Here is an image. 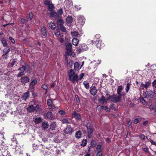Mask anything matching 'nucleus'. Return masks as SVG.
<instances>
[{
    "label": "nucleus",
    "instance_id": "nucleus-1",
    "mask_svg": "<svg viewBox=\"0 0 156 156\" xmlns=\"http://www.w3.org/2000/svg\"><path fill=\"white\" fill-rule=\"evenodd\" d=\"M69 78L70 80L73 83L75 82L76 81H78V76L77 74H75V73L72 69L70 70L69 73Z\"/></svg>",
    "mask_w": 156,
    "mask_h": 156
},
{
    "label": "nucleus",
    "instance_id": "nucleus-30",
    "mask_svg": "<svg viewBox=\"0 0 156 156\" xmlns=\"http://www.w3.org/2000/svg\"><path fill=\"white\" fill-rule=\"evenodd\" d=\"M10 51V48L9 47H6L3 50V55H7Z\"/></svg>",
    "mask_w": 156,
    "mask_h": 156
},
{
    "label": "nucleus",
    "instance_id": "nucleus-8",
    "mask_svg": "<svg viewBox=\"0 0 156 156\" xmlns=\"http://www.w3.org/2000/svg\"><path fill=\"white\" fill-rule=\"evenodd\" d=\"M96 45L97 48L101 49V48L104 47V44L102 42L101 40H99L96 41Z\"/></svg>",
    "mask_w": 156,
    "mask_h": 156
},
{
    "label": "nucleus",
    "instance_id": "nucleus-38",
    "mask_svg": "<svg viewBox=\"0 0 156 156\" xmlns=\"http://www.w3.org/2000/svg\"><path fill=\"white\" fill-rule=\"evenodd\" d=\"M63 22L62 20L60 19L58 20L57 21V24L58 25L61 26L63 25Z\"/></svg>",
    "mask_w": 156,
    "mask_h": 156
},
{
    "label": "nucleus",
    "instance_id": "nucleus-19",
    "mask_svg": "<svg viewBox=\"0 0 156 156\" xmlns=\"http://www.w3.org/2000/svg\"><path fill=\"white\" fill-rule=\"evenodd\" d=\"M73 37H79L81 36L77 32L75 31H73L71 33Z\"/></svg>",
    "mask_w": 156,
    "mask_h": 156
},
{
    "label": "nucleus",
    "instance_id": "nucleus-36",
    "mask_svg": "<svg viewBox=\"0 0 156 156\" xmlns=\"http://www.w3.org/2000/svg\"><path fill=\"white\" fill-rule=\"evenodd\" d=\"M54 33L55 35L57 37L60 36L61 37L62 36V35L60 34V31L58 30H55Z\"/></svg>",
    "mask_w": 156,
    "mask_h": 156
},
{
    "label": "nucleus",
    "instance_id": "nucleus-59",
    "mask_svg": "<svg viewBox=\"0 0 156 156\" xmlns=\"http://www.w3.org/2000/svg\"><path fill=\"white\" fill-rule=\"evenodd\" d=\"M41 87L42 88H43V89H44L45 90H47V89H48L47 86L45 84H44L42 85V86H41Z\"/></svg>",
    "mask_w": 156,
    "mask_h": 156
},
{
    "label": "nucleus",
    "instance_id": "nucleus-44",
    "mask_svg": "<svg viewBox=\"0 0 156 156\" xmlns=\"http://www.w3.org/2000/svg\"><path fill=\"white\" fill-rule=\"evenodd\" d=\"M52 101L51 99H48L47 100V105L49 106L52 107Z\"/></svg>",
    "mask_w": 156,
    "mask_h": 156
},
{
    "label": "nucleus",
    "instance_id": "nucleus-57",
    "mask_svg": "<svg viewBox=\"0 0 156 156\" xmlns=\"http://www.w3.org/2000/svg\"><path fill=\"white\" fill-rule=\"evenodd\" d=\"M58 112L60 114V115H65V114H66V112L63 111V110H59Z\"/></svg>",
    "mask_w": 156,
    "mask_h": 156
},
{
    "label": "nucleus",
    "instance_id": "nucleus-13",
    "mask_svg": "<svg viewBox=\"0 0 156 156\" xmlns=\"http://www.w3.org/2000/svg\"><path fill=\"white\" fill-rule=\"evenodd\" d=\"M12 144H16V147L15 148V149L16 151H17L18 152H19L20 153H21V147L19 145V144L17 143L16 140L15 142H13Z\"/></svg>",
    "mask_w": 156,
    "mask_h": 156
},
{
    "label": "nucleus",
    "instance_id": "nucleus-40",
    "mask_svg": "<svg viewBox=\"0 0 156 156\" xmlns=\"http://www.w3.org/2000/svg\"><path fill=\"white\" fill-rule=\"evenodd\" d=\"M37 80L35 79L33 80L31 82L30 84V87L34 86L36 83H37Z\"/></svg>",
    "mask_w": 156,
    "mask_h": 156
},
{
    "label": "nucleus",
    "instance_id": "nucleus-24",
    "mask_svg": "<svg viewBox=\"0 0 156 156\" xmlns=\"http://www.w3.org/2000/svg\"><path fill=\"white\" fill-rule=\"evenodd\" d=\"M123 90V88L121 86H119L118 87L117 90V94L118 95H120V96H122L121 92Z\"/></svg>",
    "mask_w": 156,
    "mask_h": 156
},
{
    "label": "nucleus",
    "instance_id": "nucleus-46",
    "mask_svg": "<svg viewBox=\"0 0 156 156\" xmlns=\"http://www.w3.org/2000/svg\"><path fill=\"white\" fill-rule=\"evenodd\" d=\"M130 85L129 83H128L126 84V90L127 92L129 91V90Z\"/></svg>",
    "mask_w": 156,
    "mask_h": 156
},
{
    "label": "nucleus",
    "instance_id": "nucleus-55",
    "mask_svg": "<svg viewBox=\"0 0 156 156\" xmlns=\"http://www.w3.org/2000/svg\"><path fill=\"white\" fill-rule=\"evenodd\" d=\"M152 86L153 88L156 87V80H154L152 83Z\"/></svg>",
    "mask_w": 156,
    "mask_h": 156
},
{
    "label": "nucleus",
    "instance_id": "nucleus-25",
    "mask_svg": "<svg viewBox=\"0 0 156 156\" xmlns=\"http://www.w3.org/2000/svg\"><path fill=\"white\" fill-rule=\"evenodd\" d=\"M27 110L29 112H33L34 111V107L33 105H30L27 108Z\"/></svg>",
    "mask_w": 156,
    "mask_h": 156
},
{
    "label": "nucleus",
    "instance_id": "nucleus-56",
    "mask_svg": "<svg viewBox=\"0 0 156 156\" xmlns=\"http://www.w3.org/2000/svg\"><path fill=\"white\" fill-rule=\"evenodd\" d=\"M73 64V61L70 60L68 63H67V64L70 66L71 68L72 67V66Z\"/></svg>",
    "mask_w": 156,
    "mask_h": 156
},
{
    "label": "nucleus",
    "instance_id": "nucleus-26",
    "mask_svg": "<svg viewBox=\"0 0 156 156\" xmlns=\"http://www.w3.org/2000/svg\"><path fill=\"white\" fill-rule=\"evenodd\" d=\"M47 119L49 120L52 119L53 118V115L52 113L51 112H48L46 115Z\"/></svg>",
    "mask_w": 156,
    "mask_h": 156
},
{
    "label": "nucleus",
    "instance_id": "nucleus-27",
    "mask_svg": "<svg viewBox=\"0 0 156 156\" xmlns=\"http://www.w3.org/2000/svg\"><path fill=\"white\" fill-rule=\"evenodd\" d=\"M74 70L75 71H78L79 69L80 65L78 62H76L74 63Z\"/></svg>",
    "mask_w": 156,
    "mask_h": 156
},
{
    "label": "nucleus",
    "instance_id": "nucleus-63",
    "mask_svg": "<svg viewBox=\"0 0 156 156\" xmlns=\"http://www.w3.org/2000/svg\"><path fill=\"white\" fill-rule=\"evenodd\" d=\"M84 73H81L80 76V80H81L82 79V78H83V76H84Z\"/></svg>",
    "mask_w": 156,
    "mask_h": 156
},
{
    "label": "nucleus",
    "instance_id": "nucleus-5",
    "mask_svg": "<svg viewBox=\"0 0 156 156\" xmlns=\"http://www.w3.org/2000/svg\"><path fill=\"white\" fill-rule=\"evenodd\" d=\"M45 5H48V9L50 11H52L54 9V6L52 2L50 1L46 0L44 2Z\"/></svg>",
    "mask_w": 156,
    "mask_h": 156
},
{
    "label": "nucleus",
    "instance_id": "nucleus-52",
    "mask_svg": "<svg viewBox=\"0 0 156 156\" xmlns=\"http://www.w3.org/2000/svg\"><path fill=\"white\" fill-rule=\"evenodd\" d=\"M139 137L141 140H144L145 139V136L143 134H141L139 135Z\"/></svg>",
    "mask_w": 156,
    "mask_h": 156
},
{
    "label": "nucleus",
    "instance_id": "nucleus-11",
    "mask_svg": "<svg viewBox=\"0 0 156 156\" xmlns=\"http://www.w3.org/2000/svg\"><path fill=\"white\" fill-rule=\"evenodd\" d=\"M79 48V51H80V52H81L82 51L87 50V47L86 44H83L80 46Z\"/></svg>",
    "mask_w": 156,
    "mask_h": 156
},
{
    "label": "nucleus",
    "instance_id": "nucleus-54",
    "mask_svg": "<svg viewBox=\"0 0 156 156\" xmlns=\"http://www.w3.org/2000/svg\"><path fill=\"white\" fill-rule=\"evenodd\" d=\"M16 62V59H14L12 60V62H11L10 64L12 66L14 65H15V63Z\"/></svg>",
    "mask_w": 156,
    "mask_h": 156
},
{
    "label": "nucleus",
    "instance_id": "nucleus-50",
    "mask_svg": "<svg viewBox=\"0 0 156 156\" xmlns=\"http://www.w3.org/2000/svg\"><path fill=\"white\" fill-rule=\"evenodd\" d=\"M87 143V140H83V141L82 143L81 144L82 146H85Z\"/></svg>",
    "mask_w": 156,
    "mask_h": 156
},
{
    "label": "nucleus",
    "instance_id": "nucleus-20",
    "mask_svg": "<svg viewBox=\"0 0 156 156\" xmlns=\"http://www.w3.org/2000/svg\"><path fill=\"white\" fill-rule=\"evenodd\" d=\"M103 150L102 148V146L100 143H99L97 145L96 150V152H102Z\"/></svg>",
    "mask_w": 156,
    "mask_h": 156
},
{
    "label": "nucleus",
    "instance_id": "nucleus-53",
    "mask_svg": "<svg viewBox=\"0 0 156 156\" xmlns=\"http://www.w3.org/2000/svg\"><path fill=\"white\" fill-rule=\"evenodd\" d=\"M39 146L35 144H33V149L34 150H36L37 149V148Z\"/></svg>",
    "mask_w": 156,
    "mask_h": 156
},
{
    "label": "nucleus",
    "instance_id": "nucleus-49",
    "mask_svg": "<svg viewBox=\"0 0 156 156\" xmlns=\"http://www.w3.org/2000/svg\"><path fill=\"white\" fill-rule=\"evenodd\" d=\"M62 122L63 123H65L67 124L69 123V121L66 119H63L62 120Z\"/></svg>",
    "mask_w": 156,
    "mask_h": 156
},
{
    "label": "nucleus",
    "instance_id": "nucleus-43",
    "mask_svg": "<svg viewBox=\"0 0 156 156\" xmlns=\"http://www.w3.org/2000/svg\"><path fill=\"white\" fill-rule=\"evenodd\" d=\"M83 84L84 85L85 87L87 89H88L89 88V83L86 81H84L83 82Z\"/></svg>",
    "mask_w": 156,
    "mask_h": 156
},
{
    "label": "nucleus",
    "instance_id": "nucleus-14",
    "mask_svg": "<svg viewBox=\"0 0 156 156\" xmlns=\"http://www.w3.org/2000/svg\"><path fill=\"white\" fill-rule=\"evenodd\" d=\"M26 68L25 66H23L19 69V70H20V72L17 75V76L18 77L24 75L23 72L26 69Z\"/></svg>",
    "mask_w": 156,
    "mask_h": 156
},
{
    "label": "nucleus",
    "instance_id": "nucleus-34",
    "mask_svg": "<svg viewBox=\"0 0 156 156\" xmlns=\"http://www.w3.org/2000/svg\"><path fill=\"white\" fill-rule=\"evenodd\" d=\"M41 32L42 35L46 37L47 35V33H46V30L45 28L44 27H43L41 29Z\"/></svg>",
    "mask_w": 156,
    "mask_h": 156
},
{
    "label": "nucleus",
    "instance_id": "nucleus-4",
    "mask_svg": "<svg viewBox=\"0 0 156 156\" xmlns=\"http://www.w3.org/2000/svg\"><path fill=\"white\" fill-rule=\"evenodd\" d=\"M121 97L122 96L120 95H114L110 96L109 98L112 101L114 102H117L120 101Z\"/></svg>",
    "mask_w": 156,
    "mask_h": 156
},
{
    "label": "nucleus",
    "instance_id": "nucleus-42",
    "mask_svg": "<svg viewBox=\"0 0 156 156\" xmlns=\"http://www.w3.org/2000/svg\"><path fill=\"white\" fill-rule=\"evenodd\" d=\"M140 102L144 105H147V102L144 100L142 97L140 98Z\"/></svg>",
    "mask_w": 156,
    "mask_h": 156
},
{
    "label": "nucleus",
    "instance_id": "nucleus-47",
    "mask_svg": "<svg viewBox=\"0 0 156 156\" xmlns=\"http://www.w3.org/2000/svg\"><path fill=\"white\" fill-rule=\"evenodd\" d=\"M60 29L64 32H65L66 31V30L65 27L63 25H62L60 26L59 27Z\"/></svg>",
    "mask_w": 156,
    "mask_h": 156
},
{
    "label": "nucleus",
    "instance_id": "nucleus-3",
    "mask_svg": "<svg viewBox=\"0 0 156 156\" xmlns=\"http://www.w3.org/2000/svg\"><path fill=\"white\" fill-rule=\"evenodd\" d=\"M86 127L88 133V136L89 138H90L91 137V134L93 131L92 126L90 123H88L87 124Z\"/></svg>",
    "mask_w": 156,
    "mask_h": 156
},
{
    "label": "nucleus",
    "instance_id": "nucleus-64",
    "mask_svg": "<svg viewBox=\"0 0 156 156\" xmlns=\"http://www.w3.org/2000/svg\"><path fill=\"white\" fill-rule=\"evenodd\" d=\"M97 108L99 110H101V109H103V107H102V106H100V105H99V106H97Z\"/></svg>",
    "mask_w": 156,
    "mask_h": 156
},
{
    "label": "nucleus",
    "instance_id": "nucleus-32",
    "mask_svg": "<svg viewBox=\"0 0 156 156\" xmlns=\"http://www.w3.org/2000/svg\"><path fill=\"white\" fill-rule=\"evenodd\" d=\"M147 96L148 97H149L150 98H152L153 97L154 94L153 91L151 90L148 91L147 92Z\"/></svg>",
    "mask_w": 156,
    "mask_h": 156
},
{
    "label": "nucleus",
    "instance_id": "nucleus-62",
    "mask_svg": "<svg viewBox=\"0 0 156 156\" xmlns=\"http://www.w3.org/2000/svg\"><path fill=\"white\" fill-rule=\"evenodd\" d=\"M97 156H102V152H97Z\"/></svg>",
    "mask_w": 156,
    "mask_h": 156
},
{
    "label": "nucleus",
    "instance_id": "nucleus-39",
    "mask_svg": "<svg viewBox=\"0 0 156 156\" xmlns=\"http://www.w3.org/2000/svg\"><path fill=\"white\" fill-rule=\"evenodd\" d=\"M42 121L41 118V117L36 118L35 120V122L36 124H38L41 122Z\"/></svg>",
    "mask_w": 156,
    "mask_h": 156
},
{
    "label": "nucleus",
    "instance_id": "nucleus-17",
    "mask_svg": "<svg viewBox=\"0 0 156 156\" xmlns=\"http://www.w3.org/2000/svg\"><path fill=\"white\" fill-rule=\"evenodd\" d=\"M72 116L76 120H79L81 118L80 115L79 114L76 113V112L73 113L72 114Z\"/></svg>",
    "mask_w": 156,
    "mask_h": 156
},
{
    "label": "nucleus",
    "instance_id": "nucleus-2",
    "mask_svg": "<svg viewBox=\"0 0 156 156\" xmlns=\"http://www.w3.org/2000/svg\"><path fill=\"white\" fill-rule=\"evenodd\" d=\"M72 45L71 43L68 44L66 46V51L65 53V56L66 58V56L70 55L72 53Z\"/></svg>",
    "mask_w": 156,
    "mask_h": 156
},
{
    "label": "nucleus",
    "instance_id": "nucleus-48",
    "mask_svg": "<svg viewBox=\"0 0 156 156\" xmlns=\"http://www.w3.org/2000/svg\"><path fill=\"white\" fill-rule=\"evenodd\" d=\"M2 42L3 46L5 47L7 45V42L4 39L2 40Z\"/></svg>",
    "mask_w": 156,
    "mask_h": 156
},
{
    "label": "nucleus",
    "instance_id": "nucleus-23",
    "mask_svg": "<svg viewBox=\"0 0 156 156\" xmlns=\"http://www.w3.org/2000/svg\"><path fill=\"white\" fill-rule=\"evenodd\" d=\"M29 93L28 92L24 93L22 98V99L24 100H27L29 97Z\"/></svg>",
    "mask_w": 156,
    "mask_h": 156
},
{
    "label": "nucleus",
    "instance_id": "nucleus-21",
    "mask_svg": "<svg viewBox=\"0 0 156 156\" xmlns=\"http://www.w3.org/2000/svg\"><path fill=\"white\" fill-rule=\"evenodd\" d=\"M2 155L3 156H10V153L7 149L2 150Z\"/></svg>",
    "mask_w": 156,
    "mask_h": 156
},
{
    "label": "nucleus",
    "instance_id": "nucleus-37",
    "mask_svg": "<svg viewBox=\"0 0 156 156\" xmlns=\"http://www.w3.org/2000/svg\"><path fill=\"white\" fill-rule=\"evenodd\" d=\"M76 138L77 139L80 138L81 136V133L80 131H78L77 132L75 135Z\"/></svg>",
    "mask_w": 156,
    "mask_h": 156
},
{
    "label": "nucleus",
    "instance_id": "nucleus-7",
    "mask_svg": "<svg viewBox=\"0 0 156 156\" xmlns=\"http://www.w3.org/2000/svg\"><path fill=\"white\" fill-rule=\"evenodd\" d=\"M77 20L81 25H83L84 23L85 19L82 16H79L77 17Z\"/></svg>",
    "mask_w": 156,
    "mask_h": 156
},
{
    "label": "nucleus",
    "instance_id": "nucleus-28",
    "mask_svg": "<svg viewBox=\"0 0 156 156\" xmlns=\"http://www.w3.org/2000/svg\"><path fill=\"white\" fill-rule=\"evenodd\" d=\"M42 129L43 130H45L48 127V123L46 122H43L42 123Z\"/></svg>",
    "mask_w": 156,
    "mask_h": 156
},
{
    "label": "nucleus",
    "instance_id": "nucleus-10",
    "mask_svg": "<svg viewBox=\"0 0 156 156\" xmlns=\"http://www.w3.org/2000/svg\"><path fill=\"white\" fill-rule=\"evenodd\" d=\"M90 91L92 95H95L97 92V89L95 87L92 86L90 87Z\"/></svg>",
    "mask_w": 156,
    "mask_h": 156
},
{
    "label": "nucleus",
    "instance_id": "nucleus-35",
    "mask_svg": "<svg viewBox=\"0 0 156 156\" xmlns=\"http://www.w3.org/2000/svg\"><path fill=\"white\" fill-rule=\"evenodd\" d=\"M51 16H52V17L55 18H57L59 17V15H58V13L54 12H52L51 13Z\"/></svg>",
    "mask_w": 156,
    "mask_h": 156
},
{
    "label": "nucleus",
    "instance_id": "nucleus-6",
    "mask_svg": "<svg viewBox=\"0 0 156 156\" xmlns=\"http://www.w3.org/2000/svg\"><path fill=\"white\" fill-rule=\"evenodd\" d=\"M65 133L69 134H71L73 132V129L70 126L67 125L66 127L64 130Z\"/></svg>",
    "mask_w": 156,
    "mask_h": 156
},
{
    "label": "nucleus",
    "instance_id": "nucleus-16",
    "mask_svg": "<svg viewBox=\"0 0 156 156\" xmlns=\"http://www.w3.org/2000/svg\"><path fill=\"white\" fill-rule=\"evenodd\" d=\"M73 20V19L71 16H68L67 18L66 19V22L68 26H70L71 23L72 22Z\"/></svg>",
    "mask_w": 156,
    "mask_h": 156
},
{
    "label": "nucleus",
    "instance_id": "nucleus-31",
    "mask_svg": "<svg viewBox=\"0 0 156 156\" xmlns=\"http://www.w3.org/2000/svg\"><path fill=\"white\" fill-rule=\"evenodd\" d=\"M98 61L99 62V63H96V61H94L90 63V66H92L93 65H95V66L96 67L97 66H98V65L100 64V63L101 62V60H98Z\"/></svg>",
    "mask_w": 156,
    "mask_h": 156
},
{
    "label": "nucleus",
    "instance_id": "nucleus-51",
    "mask_svg": "<svg viewBox=\"0 0 156 156\" xmlns=\"http://www.w3.org/2000/svg\"><path fill=\"white\" fill-rule=\"evenodd\" d=\"M39 105H36L35 107H34V111L37 112L39 111Z\"/></svg>",
    "mask_w": 156,
    "mask_h": 156
},
{
    "label": "nucleus",
    "instance_id": "nucleus-18",
    "mask_svg": "<svg viewBox=\"0 0 156 156\" xmlns=\"http://www.w3.org/2000/svg\"><path fill=\"white\" fill-rule=\"evenodd\" d=\"M108 99H105V97L102 96L101 99L99 100V102L102 104H104V103H106L108 100Z\"/></svg>",
    "mask_w": 156,
    "mask_h": 156
},
{
    "label": "nucleus",
    "instance_id": "nucleus-15",
    "mask_svg": "<svg viewBox=\"0 0 156 156\" xmlns=\"http://www.w3.org/2000/svg\"><path fill=\"white\" fill-rule=\"evenodd\" d=\"M0 149L2 151V150H4L7 149L8 147L5 144L4 141L0 142Z\"/></svg>",
    "mask_w": 156,
    "mask_h": 156
},
{
    "label": "nucleus",
    "instance_id": "nucleus-58",
    "mask_svg": "<svg viewBox=\"0 0 156 156\" xmlns=\"http://www.w3.org/2000/svg\"><path fill=\"white\" fill-rule=\"evenodd\" d=\"M58 15H62L63 14V12L62 9H59L58 11Z\"/></svg>",
    "mask_w": 156,
    "mask_h": 156
},
{
    "label": "nucleus",
    "instance_id": "nucleus-60",
    "mask_svg": "<svg viewBox=\"0 0 156 156\" xmlns=\"http://www.w3.org/2000/svg\"><path fill=\"white\" fill-rule=\"evenodd\" d=\"M150 108L151 110H154L156 108V105H151L150 106Z\"/></svg>",
    "mask_w": 156,
    "mask_h": 156
},
{
    "label": "nucleus",
    "instance_id": "nucleus-29",
    "mask_svg": "<svg viewBox=\"0 0 156 156\" xmlns=\"http://www.w3.org/2000/svg\"><path fill=\"white\" fill-rule=\"evenodd\" d=\"M56 123L55 122H52L50 125V129L52 130H55L56 127Z\"/></svg>",
    "mask_w": 156,
    "mask_h": 156
},
{
    "label": "nucleus",
    "instance_id": "nucleus-12",
    "mask_svg": "<svg viewBox=\"0 0 156 156\" xmlns=\"http://www.w3.org/2000/svg\"><path fill=\"white\" fill-rule=\"evenodd\" d=\"M64 3L66 7L68 8H69L73 5L72 0H66Z\"/></svg>",
    "mask_w": 156,
    "mask_h": 156
},
{
    "label": "nucleus",
    "instance_id": "nucleus-33",
    "mask_svg": "<svg viewBox=\"0 0 156 156\" xmlns=\"http://www.w3.org/2000/svg\"><path fill=\"white\" fill-rule=\"evenodd\" d=\"M49 27L52 30L55 29L56 26L55 23L52 22H50L48 24Z\"/></svg>",
    "mask_w": 156,
    "mask_h": 156
},
{
    "label": "nucleus",
    "instance_id": "nucleus-22",
    "mask_svg": "<svg viewBox=\"0 0 156 156\" xmlns=\"http://www.w3.org/2000/svg\"><path fill=\"white\" fill-rule=\"evenodd\" d=\"M79 41L76 38H73L72 40V43L75 46H77L79 44Z\"/></svg>",
    "mask_w": 156,
    "mask_h": 156
},
{
    "label": "nucleus",
    "instance_id": "nucleus-45",
    "mask_svg": "<svg viewBox=\"0 0 156 156\" xmlns=\"http://www.w3.org/2000/svg\"><path fill=\"white\" fill-rule=\"evenodd\" d=\"M141 120V119L140 118H138L137 119H136L134 120V122L135 124L139 122Z\"/></svg>",
    "mask_w": 156,
    "mask_h": 156
},
{
    "label": "nucleus",
    "instance_id": "nucleus-9",
    "mask_svg": "<svg viewBox=\"0 0 156 156\" xmlns=\"http://www.w3.org/2000/svg\"><path fill=\"white\" fill-rule=\"evenodd\" d=\"M30 78L27 76H24L21 79V82L23 84H25L29 81Z\"/></svg>",
    "mask_w": 156,
    "mask_h": 156
},
{
    "label": "nucleus",
    "instance_id": "nucleus-41",
    "mask_svg": "<svg viewBox=\"0 0 156 156\" xmlns=\"http://www.w3.org/2000/svg\"><path fill=\"white\" fill-rule=\"evenodd\" d=\"M151 84V82L149 81L146 82L144 84V88L147 89L150 86Z\"/></svg>",
    "mask_w": 156,
    "mask_h": 156
},
{
    "label": "nucleus",
    "instance_id": "nucleus-61",
    "mask_svg": "<svg viewBox=\"0 0 156 156\" xmlns=\"http://www.w3.org/2000/svg\"><path fill=\"white\" fill-rule=\"evenodd\" d=\"M9 39L11 41L12 43H14L15 41L12 37H9Z\"/></svg>",
    "mask_w": 156,
    "mask_h": 156
}]
</instances>
